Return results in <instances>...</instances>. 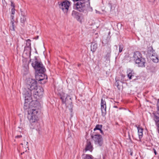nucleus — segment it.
I'll list each match as a JSON object with an SVG mask.
<instances>
[{"mask_svg": "<svg viewBox=\"0 0 159 159\" xmlns=\"http://www.w3.org/2000/svg\"><path fill=\"white\" fill-rule=\"evenodd\" d=\"M32 91L26 88L23 89V94L25 96L24 108L28 109L27 118L31 123L37 122L39 119L38 117V109L35 104L33 105V102L32 100Z\"/></svg>", "mask_w": 159, "mask_h": 159, "instance_id": "f257e3e1", "label": "nucleus"}, {"mask_svg": "<svg viewBox=\"0 0 159 159\" xmlns=\"http://www.w3.org/2000/svg\"><path fill=\"white\" fill-rule=\"evenodd\" d=\"M32 65L35 70L36 74L43 73L46 70L42 63L39 61L35 57L32 63Z\"/></svg>", "mask_w": 159, "mask_h": 159, "instance_id": "f03ea898", "label": "nucleus"}, {"mask_svg": "<svg viewBox=\"0 0 159 159\" xmlns=\"http://www.w3.org/2000/svg\"><path fill=\"white\" fill-rule=\"evenodd\" d=\"M133 58L136 64H138L139 67H143L145 66V60L142 57V56L140 52L136 51L134 52Z\"/></svg>", "mask_w": 159, "mask_h": 159, "instance_id": "7ed1b4c3", "label": "nucleus"}, {"mask_svg": "<svg viewBox=\"0 0 159 159\" xmlns=\"http://www.w3.org/2000/svg\"><path fill=\"white\" fill-rule=\"evenodd\" d=\"M36 81L32 78H29L26 80V89L33 91L37 88Z\"/></svg>", "mask_w": 159, "mask_h": 159, "instance_id": "20e7f679", "label": "nucleus"}, {"mask_svg": "<svg viewBox=\"0 0 159 159\" xmlns=\"http://www.w3.org/2000/svg\"><path fill=\"white\" fill-rule=\"evenodd\" d=\"M74 2H77L75 4L77 10L80 11H84L86 8V0H73Z\"/></svg>", "mask_w": 159, "mask_h": 159, "instance_id": "39448f33", "label": "nucleus"}, {"mask_svg": "<svg viewBox=\"0 0 159 159\" xmlns=\"http://www.w3.org/2000/svg\"><path fill=\"white\" fill-rule=\"evenodd\" d=\"M59 6L60 8L65 13H66L68 11L70 6V2L67 0H64L59 4Z\"/></svg>", "mask_w": 159, "mask_h": 159, "instance_id": "423d86ee", "label": "nucleus"}, {"mask_svg": "<svg viewBox=\"0 0 159 159\" xmlns=\"http://www.w3.org/2000/svg\"><path fill=\"white\" fill-rule=\"evenodd\" d=\"M96 145L98 146H101L103 144L102 138L100 135L95 134L92 136Z\"/></svg>", "mask_w": 159, "mask_h": 159, "instance_id": "0eeeda50", "label": "nucleus"}, {"mask_svg": "<svg viewBox=\"0 0 159 159\" xmlns=\"http://www.w3.org/2000/svg\"><path fill=\"white\" fill-rule=\"evenodd\" d=\"M43 76L45 78V76L43 73H39L35 75V78L36 80L40 81V83L41 84L45 83L47 80V77L45 79L43 77Z\"/></svg>", "mask_w": 159, "mask_h": 159, "instance_id": "6e6552de", "label": "nucleus"}, {"mask_svg": "<svg viewBox=\"0 0 159 159\" xmlns=\"http://www.w3.org/2000/svg\"><path fill=\"white\" fill-rule=\"evenodd\" d=\"M43 90V88L39 87V88L37 87L36 89L32 91L33 95L34 96H39L42 95Z\"/></svg>", "mask_w": 159, "mask_h": 159, "instance_id": "1a4fd4ad", "label": "nucleus"}, {"mask_svg": "<svg viewBox=\"0 0 159 159\" xmlns=\"http://www.w3.org/2000/svg\"><path fill=\"white\" fill-rule=\"evenodd\" d=\"M101 110L102 115L104 116L106 113V105L105 101L102 98L101 99Z\"/></svg>", "mask_w": 159, "mask_h": 159, "instance_id": "9d476101", "label": "nucleus"}, {"mask_svg": "<svg viewBox=\"0 0 159 159\" xmlns=\"http://www.w3.org/2000/svg\"><path fill=\"white\" fill-rule=\"evenodd\" d=\"M93 150V146L91 144L90 141L87 140L86 142V146L85 151V152L87 151H89L92 152Z\"/></svg>", "mask_w": 159, "mask_h": 159, "instance_id": "9b49d317", "label": "nucleus"}, {"mask_svg": "<svg viewBox=\"0 0 159 159\" xmlns=\"http://www.w3.org/2000/svg\"><path fill=\"white\" fill-rule=\"evenodd\" d=\"M154 117L153 119L156 124L157 125L158 127V133H159V115L157 114H154Z\"/></svg>", "mask_w": 159, "mask_h": 159, "instance_id": "f8f14e48", "label": "nucleus"}, {"mask_svg": "<svg viewBox=\"0 0 159 159\" xmlns=\"http://www.w3.org/2000/svg\"><path fill=\"white\" fill-rule=\"evenodd\" d=\"M127 76L129 79L133 78L134 76V73L132 70H128L127 71Z\"/></svg>", "mask_w": 159, "mask_h": 159, "instance_id": "ddd939ff", "label": "nucleus"}, {"mask_svg": "<svg viewBox=\"0 0 159 159\" xmlns=\"http://www.w3.org/2000/svg\"><path fill=\"white\" fill-rule=\"evenodd\" d=\"M97 48V45L94 43H92L91 46V51L94 52Z\"/></svg>", "mask_w": 159, "mask_h": 159, "instance_id": "4468645a", "label": "nucleus"}, {"mask_svg": "<svg viewBox=\"0 0 159 159\" xmlns=\"http://www.w3.org/2000/svg\"><path fill=\"white\" fill-rule=\"evenodd\" d=\"M102 125H96L95 128L94 129V131H95L96 130H100L101 134H103V131L102 130Z\"/></svg>", "mask_w": 159, "mask_h": 159, "instance_id": "2eb2a0df", "label": "nucleus"}, {"mask_svg": "<svg viewBox=\"0 0 159 159\" xmlns=\"http://www.w3.org/2000/svg\"><path fill=\"white\" fill-rule=\"evenodd\" d=\"M150 57L154 62L155 63L158 62V60L157 57H155L154 55L152 54V55H150Z\"/></svg>", "mask_w": 159, "mask_h": 159, "instance_id": "dca6fc26", "label": "nucleus"}, {"mask_svg": "<svg viewBox=\"0 0 159 159\" xmlns=\"http://www.w3.org/2000/svg\"><path fill=\"white\" fill-rule=\"evenodd\" d=\"M65 102L66 105L67 106V107H69V106H70V107H71L72 102L70 98V100L69 102H68V101L67 100V98H66L65 101Z\"/></svg>", "mask_w": 159, "mask_h": 159, "instance_id": "f3484780", "label": "nucleus"}, {"mask_svg": "<svg viewBox=\"0 0 159 159\" xmlns=\"http://www.w3.org/2000/svg\"><path fill=\"white\" fill-rule=\"evenodd\" d=\"M26 20V17L24 15L22 14L21 17L20 18V22L22 23H24Z\"/></svg>", "mask_w": 159, "mask_h": 159, "instance_id": "a211bd4d", "label": "nucleus"}, {"mask_svg": "<svg viewBox=\"0 0 159 159\" xmlns=\"http://www.w3.org/2000/svg\"><path fill=\"white\" fill-rule=\"evenodd\" d=\"M157 111L155 113H153V115H154V114H158V115H159V99H158L157 102Z\"/></svg>", "mask_w": 159, "mask_h": 159, "instance_id": "6ab92c4d", "label": "nucleus"}, {"mask_svg": "<svg viewBox=\"0 0 159 159\" xmlns=\"http://www.w3.org/2000/svg\"><path fill=\"white\" fill-rule=\"evenodd\" d=\"M28 142L26 141H24L23 143H21V144L22 145H23L24 146H23V147H24L25 148H28Z\"/></svg>", "mask_w": 159, "mask_h": 159, "instance_id": "aec40b11", "label": "nucleus"}, {"mask_svg": "<svg viewBox=\"0 0 159 159\" xmlns=\"http://www.w3.org/2000/svg\"><path fill=\"white\" fill-rule=\"evenodd\" d=\"M119 52H121L124 48L123 45L122 44H120L119 45Z\"/></svg>", "mask_w": 159, "mask_h": 159, "instance_id": "412c9836", "label": "nucleus"}, {"mask_svg": "<svg viewBox=\"0 0 159 159\" xmlns=\"http://www.w3.org/2000/svg\"><path fill=\"white\" fill-rule=\"evenodd\" d=\"M85 9H86L88 11H93V8H92L90 7V6L87 7V8H85Z\"/></svg>", "mask_w": 159, "mask_h": 159, "instance_id": "4be33fe9", "label": "nucleus"}, {"mask_svg": "<svg viewBox=\"0 0 159 159\" xmlns=\"http://www.w3.org/2000/svg\"><path fill=\"white\" fill-rule=\"evenodd\" d=\"M138 130V133L143 132V128L138 127H137Z\"/></svg>", "mask_w": 159, "mask_h": 159, "instance_id": "5701e85b", "label": "nucleus"}, {"mask_svg": "<svg viewBox=\"0 0 159 159\" xmlns=\"http://www.w3.org/2000/svg\"><path fill=\"white\" fill-rule=\"evenodd\" d=\"M84 159H93L91 157V156L87 155Z\"/></svg>", "mask_w": 159, "mask_h": 159, "instance_id": "b1692460", "label": "nucleus"}, {"mask_svg": "<svg viewBox=\"0 0 159 159\" xmlns=\"http://www.w3.org/2000/svg\"><path fill=\"white\" fill-rule=\"evenodd\" d=\"M115 85L118 88H119V80H116V82L115 83Z\"/></svg>", "mask_w": 159, "mask_h": 159, "instance_id": "393cba45", "label": "nucleus"}, {"mask_svg": "<svg viewBox=\"0 0 159 159\" xmlns=\"http://www.w3.org/2000/svg\"><path fill=\"white\" fill-rule=\"evenodd\" d=\"M138 133V135L139 136V139H140L141 138H142V137L143 135V132L139 133Z\"/></svg>", "mask_w": 159, "mask_h": 159, "instance_id": "a878e982", "label": "nucleus"}, {"mask_svg": "<svg viewBox=\"0 0 159 159\" xmlns=\"http://www.w3.org/2000/svg\"><path fill=\"white\" fill-rule=\"evenodd\" d=\"M11 14L14 15L15 13V9L14 8H12L11 9Z\"/></svg>", "mask_w": 159, "mask_h": 159, "instance_id": "bb28decb", "label": "nucleus"}, {"mask_svg": "<svg viewBox=\"0 0 159 159\" xmlns=\"http://www.w3.org/2000/svg\"><path fill=\"white\" fill-rule=\"evenodd\" d=\"M10 29L11 30L14 31L15 30V26H11L10 27Z\"/></svg>", "mask_w": 159, "mask_h": 159, "instance_id": "cd10ccee", "label": "nucleus"}, {"mask_svg": "<svg viewBox=\"0 0 159 159\" xmlns=\"http://www.w3.org/2000/svg\"><path fill=\"white\" fill-rule=\"evenodd\" d=\"M11 6L13 7L12 8H15V5L14 3L12 2H11Z\"/></svg>", "mask_w": 159, "mask_h": 159, "instance_id": "c85d7f7f", "label": "nucleus"}, {"mask_svg": "<svg viewBox=\"0 0 159 159\" xmlns=\"http://www.w3.org/2000/svg\"><path fill=\"white\" fill-rule=\"evenodd\" d=\"M14 15H13V14H11V21H12V20H13V21H14Z\"/></svg>", "mask_w": 159, "mask_h": 159, "instance_id": "c756f323", "label": "nucleus"}, {"mask_svg": "<svg viewBox=\"0 0 159 159\" xmlns=\"http://www.w3.org/2000/svg\"><path fill=\"white\" fill-rule=\"evenodd\" d=\"M30 41H31V40L30 39H28L27 40H26V41L27 42H28L29 41L30 42L28 43V44H29V46L30 45L31 43H30Z\"/></svg>", "mask_w": 159, "mask_h": 159, "instance_id": "7c9ffc66", "label": "nucleus"}, {"mask_svg": "<svg viewBox=\"0 0 159 159\" xmlns=\"http://www.w3.org/2000/svg\"><path fill=\"white\" fill-rule=\"evenodd\" d=\"M21 137H22V136L21 135H17L15 137V138H20Z\"/></svg>", "mask_w": 159, "mask_h": 159, "instance_id": "2f4dec72", "label": "nucleus"}, {"mask_svg": "<svg viewBox=\"0 0 159 159\" xmlns=\"http://www.w3.org/2000/svg\"><path fill=\"white\" fill-rule=\"evenodd\" d=\"M155 0H149V1L150 2H152V3H153L155 2Z\"/></svg>", "mask_w": 159, "mask_h": 159, "instance_id": "473e14b6", "label": "nucleus"}, {"mask_svg": "<svg viewBox=\"0 0 159 159\" xmlns=\"http://www.w3.org/2000/svg\"><path fill=\"white\" fill-rule=\"evenodd\" d=\"M11 25H12L11 26H14V21H13V20L11 21Z\"/></svg>", "mask_w": 159, "mask_h": 159, "instance_id": "72a5a7b5", "label": "nucleus"}, {"mask_svg": "<svg viewBox=\"0 0 159 159\" xmlns=\"http://www.w3.org/2000/svg\"><path fill=\"white\" fill-rule=\"evenodd\" d=\"M76 13V12L75 11H72V15L73 16L74 14H75Z\"/></svg>", "mask_w": 159, "mask_h": 159, "instance_id": "f704fd0d", "label": "nucleus"}, {"mask_svg": "<svg viewBox=\"0 0 159 159\" xmlns=\"http://www.w3.org/2000/svg\"><path fill=\"white\" fill-rule=\"evenodd\" d=\"M96 13H97V14H100V12L98 11L97 10H96Z\"/></svg>", "mask_w": 159, "mask_h": 159, "instance_id": "c9c22d12", "label": "nucleus"}, {"mask_svg": "<svg viewBox=\"0 0 159 159\" xmlns=\"http://www.w3.org/2000/svg\"><path fill=\"white\" fill-rule=\"evenodd\" d=\"M154 152V153H155V154L156 155V154H157V152H156V151L155 150Z\"/></svg>", "mask_w": 159, "mask_h": 159, "instance_id": "e433bc0d", "label": "nucleus"}, {"mask_svg": "<svg viewBox=\"0 0 159 159\" xmlns=\"http://www.w3.org/2000/svg\"><path fill=\"white\" fill-rule=\"evenodd\" d=\"M25 153L24 152H23L21 153V154L22 155V154H23V153Z\"/></svg>", "mask_w": 159, "mask_h": 159, "instance_id": "4c0bfd02", "label": "nucleus"}, {"mask_svg": "<svg viewBox=\"0 0 159 159\" xmlns=\"http://www.w3.org/2000/svg\"><path fill=\"white\" fill-rule=\"evenodd\" d=\"M107 9L105 10V12H107Z\"/></svg>", "mask_w": 159, "mask_h": 159, "instance_id": "58836bf2", "label": "nucleus"}, {"mask_svg": "<svg viewBox=\"0 0 159 159\" xmlns=\"http://www.w3.org/2000/svg\"><path fill=\"white\" fill-rule=\"evenodd\" d=\"M114 107H116V108L117 107L116 106H114Z\"/></svg>", "mask_w": 159, "mask_h": 159, "instance_id": "ea45409f", "label": "nucleus"}, {"mask_svg": "<svg viewBox=\"0 0 159 159\" xmlns=\"http://www.w3.org/2000/svg\"><path fill=\"white\" fill-rule=\"evenodd\" d=\"M27 152V150H26V151H25V152Z\"/></svg>", "mask_w": 159, "mask_h": 159, "instance_id": "a19ab883", "label": "nucleus"}, {"mask_svg": "<svg viewBox=\"0 0 159 159\" xmlns=\"http://www.w3.org/2000/svg\"><path fill=\"white\" fill-rule=\"evenodd\" d=\"M109 7H110L111 8V6H109Z\"/></svg>", "mask_w": 159, "mask_h": 159, "instance_id": "79ce46f5", "label": "nucleus"}, {"mask_svg": "<svg viewBox=\"0 0 159 159\" xmlns=\"http://www.w3.org/2000/svg\"><path fill=\"white\" fill-rule=\"evenodd\" d=\"M109 7H110L111 8V6H109Z\"/></svg>", "mask_w": 159, "mask_h": 159, "instance_id": "37998d69", "label": "nucleus"}, {"mask_svg": "<svg viewBox=\"0 0 159 159\" xmlns=\"http://www.w3.org/2000/svg\"><path fill=\"white\" fill-rule=\"evenodd\" d=\"M109 7H110L111 8V6H109Z\"/></svg>", "mask_w": 159, "mask_h": 159, "instance_id": "c03bdc74", "label": "nucleus"}, {"mask_svg": "<svg viewBox=\"0 0 159 159\" xmlns=\"http://www.w3.org/2000/svg\"><path fill=\"white\" fill-rule=\"evenodd\" d=\"M61 99H62V97H61Z\"/></svg>", "mask_w": 159, "mask_h": 159, "instance_id": "a18cd8bd", "label": "nucleus"}]
</instances>
